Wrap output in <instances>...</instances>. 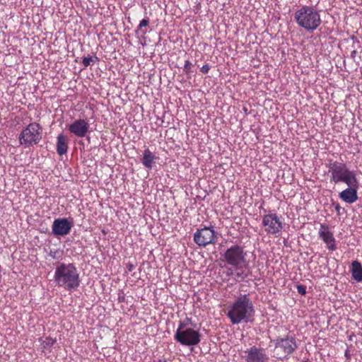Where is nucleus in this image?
<instances>
[{
    "mask_svg": "<svg viewBox=\"0 0 362 362\" xmlns=\"http://www.w3.org/2000/svg\"><path fill=\"white\" fill-rule=\"evenodd\" d=\"M54 279L57 286L70 291L77 289L81 284L79 272L73 263H57Z\"/></svg>",
    "mask_w": 362,
    "mask_h": 362,
    "instance_id": "nucleus-1",
    "label": "nucleus"
},
{
    "mask_svg": "<svg viewBox=\"0 0 362 362\" xmlns=\"http://www.w3.org/2000/svg\"><path fill=\"white\" fill-rule=\"evenodd\" d=\"M346 185L348 187L339 192V197L342 201L348 204H353L358 199V189L359 187V182L356 180V182H353L351 185Z\"/></svg>",
    "mask_w": 362,
    "mask_h": 362,
    "instance_id": "nucleus-13",
    "label": "nucleus"
},
{
    "mask_svg": "<svg viewBox=\"0 0 362 362\" xmlns=\"http://www.w3.org/2000/svg\"><path fill=\"white\" fill-rule=\"evenodd\" d=\"M174 339L183 346H195L200 342L201 335L198 331L187 327L183 322L180 321Z\"/></svg>",
    "mask_w": 362,
    "mask_h": 362,
    "instance_id": "nucleus-8",
    "label": "nucleus"
},
{
    "mask_svg": "<svg viewBox=\"0 0 362 362\" xmlns=\"http://www.w3.org/2000/svg\"><path fill=\"white\" fill-rule=\"evenodd\" d=\"M155 158V155L149 150V148H146L144 151L141 163L146 168L151 169Z\"/></svg>",
    "mask_w": 362,
    "mask_h": 362,
    "instance_id": "nucleus-18",
    "label": "nucleus"
},
{
    "mask_svg": "<svg viewBox=\"0 0 362 362\" xmlns=\"http://www.w3.org/2000/svg\"><path fill=\"white\" fill-rule=\"evenodd\" d=\"M210 70V66L209 64H205L201 68V71L203 74H208Z\"/></svg>",
    "mask_w": 362,
    "mask_h": 362,
    "instance_id": "nucleus-25",
    "label": "nucleus"
},
{
    "mask_svg": "<svg viewBox=\"0 0 362 362\" xmlns=\"http://www.w3.org/2000/svg\"><path fill=\"white\" fill-rule=\"evenodd\" d=\"M194 241L199 247H206L210 244H215L217 241L216 232L212 228L204 227L194 234Z\"/></svg>",
    "mask_w": 362,
    "mask_h": 362,
    "instance_id": "nucleus-10",
    "label": "nucleus"
},
{
    "mask_svg": "<svg viewBox=\"0 0 362 362\" xmlns=\"http://www.w3.org/2000/svg\"><path fill=\"white\" fill-rule=\"evenodd\" d=\"M235 273H236V270L234 269L232 267L231 268H228L227 269V276H233L234 275L235 276Z\"/></svg>",
    "mask_w": 362,
    "mask_h": 362,
    "instance_id": "nucleus-24",
    "label": "nucleus"
},
{
    "mask_svg": "<svg viewBox=\"0 0 362 362\" xmlns=\"http://www.w3.org/2000/svg\"><path fill=\"white\" fill-rule=\"evenodd\" d=\"M68 141L66 137L61 134L57 137V152L59 155L62 156L67 153Z\"/></svg>",
    "mask_w": 362,
    "mask_h": 362,
    "instance_id": "nucleus-16",
    "label": "nucleus"
},
{
    "mask_svg": "<svg viewBox=\"0 0 362 362\" xmlns=\"http://www.w3.org/2000/svg\"><path fill=\"white\" fill-rule=\"evenodd\" d=\"M240 357L245 362H267L269 359L265 350L255 345L242 351Z\"/></svg>",
    "mask_w": 362,
    "mask_h": 362,
    "instance_id": "nucleus-11",
    "label": "nucleus"
},
{
    "mask_svg": "<svg viewBox=\"0 0 362 362\" xmlns=\"http://www.w3.org/2000/svg\"><path fill=\"white\" fill-rule=\"evenodd\" d=\"M334 209L339 214L341 210V206L339 203L334 204Z\"/></svg>",
    "mask_w": 362,
    "mask_h": 362,
    "instance_id": "nucleus-27",
    "label": "nucleus"
},
{
    "mask_svg": "<svg viewBox=\"0 0 362 362\" xmlns=\"http://www.w3.org/2000/svg\"><path fill=\"white\" fill-rule=\"evenodd\" d=\"M93 62H95V60L90 56L85 57L83 58V60H82V63L85 67L90 66V64Z\"/></svg>",
    "mask_w": 362,
    "mask_h": 362,
    "instance_id": "nucleus-21",
    "label": "nucleus"
},
{
    "mask_svg": "<svg viewBox=\"0 0 362 362\" xmlns=\"http://www.w3.org/2000/svg\"><path fill=\"white\" fill-rule=\"evenodd\" d=\"M303 362H308V361H303Z\"/></svg>",
    "mask_w": 362,
    "mask_h": 362,
    "instance_id": "nucleus-29",
    "label": "nucleus"
},
{
    "mask_svg": "<svg viewBox=\"0 0 362 362\" xmlns=\"http://www.w3.org/2000/svg\"><path fill=\"white\" fill-rule=\"evenodd\" d=\"M55 342H56V339H54L51 337H47L45 341V346H52L55 344Z\"/></svg>",
    "mask_w": 362,
    "mask_h": 362,
    "instance_id": "nucleus-23",
    "label": "nucleus"
},
{
    "mask_svg": "<svg viewBox=\"0 0 362 362\" xmlns=\"http://www.w3.org/2000/svg\"><path fill=\"white\" fill-rule=\"evenodd\" d=\"M192 64L190 61L189 60H186L185 62V65H184V67H183V71L185 74L187 75H189L191 74L192 72Z\"/></svg>",
    "mask_w": 362,
    "mask_h": 362,
    "instance_id": "nucleus-20",
    "label": "nucleus"
},
{
    "mask_svg": "<svg viewBox=\"0 0 362 362\" xmlns=\"http://www.w3.org/2000/svg\"><path fill=\"white\" fill-rule=\"evenodd\" d=\"M351 272L352 278L357 282L362 281V264L358 261H353L351 263Z\"/></svg>",
    "mask_w": 362,
    "mask_h": 362,
    "instance_id": "nucleus-17",
    "label": "nucleus"
},
{
    "mask_svg": "<svg viewBox=\"0 0 362 362\" xmlns=\"http://www.w3.org/2000/svg\"><path fill=\"white\" fill-rule=\"evenodd\" d=\"M127 269L129 272H132L134 269V265L132 263H128L127 264Z\"/></svg>",
    "mask_w": 362,
    "mask_h": 362,
    "instance_id": "nucleus-26",
    "label": "nucleus"
},
{
    "mask_svg": "<svg viewBox=\"0 0 362 362\" xmlns=\"http://www.w3.org/2000/svg\"><path fill=\"white\" fill-rule=\"evenodd\" d=\"M149 24V18H144L141 20L136 30V34H140L141 36H144L147 33V30L143 28L147 27Z\"/></svg>",
    "mask_w": 362,
    "mask_h": 362,
    "instance_id": "nucleus-19",
    "label": "nucleus"
},
{
    "mask_svg": "<svg viewBox=\"0 0 362 362\" xmlns=\"http://www.w3.org/2000/svg\"><path fill=\"white\" fill-rule=\"evenodd\" d=\"M320 238L324 241L327 245V248L330 251L337 250L336 240L333 233L330 231L328 225L321 224L319 230Z\"/></svg>",
    "mask_w": 362,
    "mask_h": 362,
    "instance_id": "nucleus-15",
    "label": "nucleus"
},
{
    "mask_svg": "<svg viewBox=\"0 0 362 362\" xmlns=\"http://www.w3.org/2000/svg\"><path fill=\"white\" fill-rule=\"evenodd\" d=\"M156 362H168V361L165 358H161V359H158Z\"/></svg>",
    "mask_w": 362,
    "mask_h": 362,
    "instance_id": "nucleus-28",
    "label": "nucleus"
},
{
    "mask_svg": "<svg viewBox=\"0 0 362 362\" xmlns=\"http://www.w3.org/2000/svg\"><path fill=\"white\" fill-rule=\"evenodd\" d=\"M294 18L300 27L308 31L316 30L322 23L319 12L309 6H303L298 9Z\"/></svg>",
    "mask_w": 362,
    "mask_h": 362,
    "instance_id": "nucleus-5",
    "label": "nucleus"
},
{
    "mask_svg": "<svg viewBox=\"0 0 362 362\" xmlns=\"http://www.w3.org/2000/svg\"><path fill=\"white\" fill-rule=\"evenodd\" d=\"M298 293L302 296H305L306 294V288L304 285L298 284L296 286Z\"/></svg>",
    "mask_w": 362,
    "mask_h": 362,
    "instance_id": "nucleus-22",
    "label": "nucleus"
},
{
    "mask_svg": "<svg viewBox=\"0 0 362 362\" xmlns=\"http://www.w3.org/2000/svg\"><path fill=\"white\" fill-rule=\"evenodd\" d=\"M42 127L37 122L30 123L22 129L18 139L21 145L25 148L33 146L40 143L42 138Z\"/></svg>",
    "mask_w": 362,
    "mask_h": 362,
    "instance_id": "nucleus-6",
    "label": "nucleus"
},
{
    "mask_svg": "<svg viewBox=\"0 0 362 362\" xmlns=\"http://www.w3.org/2000/svg\"><path fill=\"white\" fill-rule=\"evenodd\" d=\"M254 313L252 302L248 295L244 294L235 299L232 305L228 307L227 317L232 324L238 325L242 322H249Z\"/></svg>",
    "mask_w": 362,
    "mask_h": 362,
    "instance_id": "nucleus-2",
    "label": "nucleus"
},
{
    "mask_svg": "<svg viewBox=\"0 0 362 362\" xmlns=\"http://www.w3.org/2000/svg\"><path fill=\"white\" fill-rule=\"evenodd\" d=\"M274 341V356L283 361L291 355L298 348L295 337L286 335L285 337H278Z\"/></svg>",
    "mask_w": 362,
    "mask_h": 362,
    "instance_id": "nucleus-7",
    "label": "nucleus"
},
{
    "mask_svg": "<svg viewBox=\"0 0 362 362\" xmlns=\"http://www.w3.org/2000/svg\"><path fill=\"white\" fill-rule=\"evenodd\" d=\"M221 259L236 270L235 279H244L247 274L243 270L247 265L246 252L240 245H233L228 247L221 255Z\"/></svg>",
    "mask_w": 362,
    "mask_h": 362,
    "instance_id": "nucleus-3",
    "label": "nucleus"
},
{
    "mask_svg": "<svg viewBox=\"0 0 362 362\" xmlns=\"http://www.w3.org/2000/svg\"><path fill=\"white\" fill-rule=\"evenodd\" d=\"M72 226V223L67 218H57L54 221L52 226V233L57 236H64L70 233Z\"/></svg>",
    "mask_w": 362,
    "mask_h": 362,
    "instance_id": "nucleus-14",
    "label": "nucleus"
},
{
    "mask_svg": "<svg viewBox=\"0 0 362 362\" xmlns=\"http://www.w3.org/2000/svg\"><path fill=\"white\" fill-rule=\"evenodd\" d=\"M90 124L86 119H78L69 125V131L77 137L83 138L89 132Z\"/></svg>",
    "mask_w": 362,
    "mask_h": 362,
    "instance_id": "nucleus-12",
    "label": "nucleus"
},
{
    "mask_svg": "<svg viewBox=\"0 0 362 362\" xmlns=\"http://www.w3.org/2000/svg\"><path fill=\"white\" fill-rule=\"evenodd\" d=\"M283 218L276 213L264 214L262 216V226L268 235L278 236L284 228Z\"/></svg>",
    "mask_w": 362,
    "mask_h": 362,
    "instance_id": "nucleus-9",
    "label": "nucleus"
},
{
    "mask_svg": "<svg viewBox=\"0 0 362 362\" xmlns=\"http://www.w3.org/2000/svg\"><path fill=\"white\" fill-rule=\"evenodd\" d=\"M326 166L328 168V174L332 183L351 185L356 182L358 180L356 172L350 170L344 163L330 160Z\"/></svg>",
    "mask_w": 362,
    "mask_h": 362,
    "instance_id": "nucleus-4",
    "label": "nucleus"
}]
</instances>
